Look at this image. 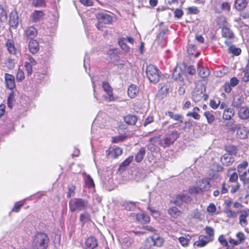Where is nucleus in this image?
<instances>
[{
    "instance_id": "de8ad7c7",
    "label": "nucleus",
    "mask_w": 249,
    "mask_h": 249,
    "mask_svg": "<svg viewBox=\"0 0 249 249\" xmlns=\"http://www.w3.org/2000/svg\"><path fill=\"white\" fill-rule=\"evenodd\" d=\"M5 65L8 69H13L15 66V61L14 59L9 58L5 60Z\"/></svg>"
},
{
    "instance_id": "a18cd8bd",
    "label": "nucleus",
    "mask_w": 249,
    "mask_h": 249,
    "mask_svg": "<svg viewBox=\"0 0 249 249\" xmlns=\"http://www.w3.org/2000/svg\"><path fill=\"white\" fill-rule=\"evenodd\" d=\"M236 237L237 238V241L240 244L244 242L246 239V237L244 233L242 232H238L236 234Z\"/></svg>"
},
{
    "instance_id": "864d4df0",
    "label": "nucleus",
    "mask_w": 249,
    "mask_h": 249,
    "mask_svg": "<svg viewBox=\"0 0 249 249\" xmlns=\"http://www.w3.org/2000/svg\"><path fill=\"white\" fill-rule=\"evenodd\" d=\"M75 188L73 185L68 186V192L67 193V197L70 198L74 196Z\"/></svg>"
},
{
    "instance_id": "6ab92c4d",
    "label": "nucleus",
    "mask_w": 249,
    "mask_h": 249,
    "mask_svg": "<svg viewBox=\"0 0 249 249\" xmlns=\"http://www.w3.org/2000/svg\"><path fill=\"white\" fill-rule=\"evenodd\" d=\"M234 161V158L230 154H225L221 158V162L225 166H230Z\"/></svg>"
},
{
    "instance_id": "6e6d98bb",
    "label": "nucleus",
    "mask_w": 249,
    "mask_h": 249,
    "mask_svg": "<svg viewBox=\"0 0 249 249\" xmlns=\"http://www.w3.org/2000/svg\"><path fill=\"white\" fill-rule=\"evenodd\" d=\"M248 165V163L247 161H244L242 163L239 164L237 166L238 173L241 172L245 170Z\"/></svg>"
},
{
    "instance_id": "09e8293b",
    "label": "nucleus",
    "mask_w": 249,
    "mask_h": 249,
    "mask_svg": "<svg viewBox=\"0 0 249 249\" xmlns=\"http://www.w3.org/2000/svg\"><path fill=\"white\" fill-rule=\"evenodd\" d=\"M218 240L220 244L223 247H228L229 246L228 245V242L227 240V239L224 237V235H221L219 236Z\"/></svg>"
},
{
    "instance_id": "b1692460",
    "label": "nucleus",
    "mask_w": 249,
    "mask_h": 249,
    "mask_svg": "<svg viewBox=\"0 0 249 249\" xmlns=\"http://www.w3.org/2000/svg\"><path fill=\"white\" fill-rule=\"evenodd\" d=\"M136 219L141 223L145 224L149 222L150 217L147 214L141 213L136 214Z\"/></svg>"
},
{
    "instance_id": "3c124183",
    "label": "nucleus",
    "mask_w": 249,
    "mask_h": 249,
    "mask_svg": "<svg viewBox=\"0 0 249 249\" xmlns=\"http://www.w3.org/2000/svg\"><path fill=\"white\" fill-rule=\"evenodd\" d=\"M119 44L122 49L125 52H128L129 50V47L126 45V42L124 40L121 39L119 41Z\"/></svg>"
},
{
    "instance_id": "1a4fd4ad",
    "label": "nucleus",
    "mask_w": 249,
    "mask_h": 249,
    "mask_svg": "<svg viewBox=\"0 0 249 249\" xmlns=\"http://www.w3.org/2000/svg\"><path fill=\"white\" fill-rule=\"evenodd\" d=\"M202 98L204 100H206L208 98V96L203 93V88L201 87L200 89L196 87L192 93V100L195 102L200 101Z\"/></svg>"
},
{
    "instance_id": "9b49d317",
    "label": "nucleus",
    "mask_w": 249,
    "mask_h": 249,
    "mask_svg": "<svg viewBox=\"0 0 249 249\" xmlns=\"http://www.w3.org/2000/svg\"><path fill=\"white\" fill-rule=\"evenodd\" d=\"M191 201V198L188 194H180L176 196L173 203L178 206L182 205L183 203H188Z\"/></svg>"
},
{
    "instance_id": "603ef678",
    "label": "nucleus",
    "mask_w": 249,
    "mask_h": 249,
    "mask_svg": "<svg viewBox=\"0 0 249 249\" xmlns=\"http://www.w3.org/2000/svg\"><path fill=\"white\" fill-rule=\"evenodd\" d=\"M24 202H18L15 203L14 207L13 208L12 211L14 212H18L20 208L23 206Z\"/></svg>"
},
{
    "instance_id": "f257e3e1",
    "label": "nucleus",
    "mask_w": 249,
    "mask_h": 249,
    "mask_svg": "<svg viewBox=\"0 0 249 249\" xmlns=\"http://www.w3.org/2000/svg\"><path fill=\"white\" fill-rule=\"evenodd\" d=\"M49 237L44 232H38L33 240V249H47L49 243Z\"/></svg>"
},
{
    "instance_id": "2f4dec72",
    "label": "nucleus",
    "mask_w": 249,
    "mask_h": 249,
    "mask_svg": "<svg viewBox=\"0 0 249 249\" xmlns=\"http://www.w3.org/2000/svg\"><path fill=\"white\" fill-rule=\"evenodd\" d=\"M245 98L242 96H236L233 101L232 105L233 107L238 108L244 102Z\"/></svg>"
},
{
    "instance_id": "338daca9",
    "label": "nucleus",
    "mask_w": 249,
    "mask_h": 249,
    "mask_svg": "<svg viewBox=\"0 0 249 249\" xmlns=\"http://www.w3.org/2000/svg\"><path fill=\"white\" fill-rule=\"evenodd\" d=\"M187 9L190 14H196L199 12V10L196 7H189Z\"/></svg>"
},
{
    "instance_id": "6e6552de",
    "label": "nucleus",
    "mask_w": 249,
    "mask_h": 249,
    "mask_svg": "<svg viewBox=\"0 0 249 249\" xmlns=\"http://www.w3.org/2000/svg\"><path fill=\"white\" fill-rule=\"evenodd\" d=\"M231 129L233 131H236L237 137L241 139H245L248 137L249 134V129L245 126H240L239 124L233 126Z\"/></svg>"
},
{
    "instance_id": "37998d69",
    "label": "nucleus",
    "mask_w": 249,
    "mask_h": 249,
    "mask_svg": "<svg viewBox=\"0 0 249 249\" xmlns=\"http://www.w3.org/2000/svg\"><path fill=\"white\" fill-rule=\"evenodd\" d=\"M203 238V235H200L198 237V240L195 242L194 245L198 247L205 246L207 244Z\"/></svg>"
},
{
    "instance_id": "4d7b16f0",
    "label": "nucleus",
    "mask_w": 249,
    "mask_h": 249,
    "mask_svg": "<svg viewBox=\"0 0 249 249\" xmlns=\"http://www.w3.org/2000/svg\"><path fill=\"white\" fill-rule=\"evenodd\" d=\"M16 78L17 80L18 81H21L24 79V73L22 70H20V69L18 70Z\"/></svg>"
},
{
    "instance_id": "f03ea898",
    "label": "nucleus",
    "mask_w": 249,
    "mask_h": 249,
    "mask_svg": "<svg viewBox=\"0 0 249 249\" xmlns=\"http://www.w3.org/2000/svg\"><path fill=\"white\" fill-rule=\"evenodd\" d=\"M88 207V201L82 198H74L69 201V208L71 212L84 211Z\"/></svg>"
},
{
    "instance_id": "c85d7f7f",
    "label": "nucleus",
    "mask_w": 249,
    "mask_h": 249,
    "mask_svg": "<svg viewBox=\"0 0 249 249\" xmlns=\"http://www.w3.org/2000/svg\"><path fill=\"white\" fill-rule=\"evenodd\" d=\"M120 242L122 244V247L126 249L132 245L133 240L129 236H126L123 238Z\"/></svg>"
},
{
    "instance_id": "0e129e2a",
    "label": "nucleus",
    "mask_w": 249,
    "mask_h": 249,
    "mask_svg": "<svg viewBox=\"0 0 249 249\" xmlns=\"http://www.w3.org/2000/svg\"><path fill=\"white\" fill-rule=\"evenodd\" d=\"M183 15V11L180 9H176L174 11V16L175 18H180Z\"/></svg>"
},
{
    "instance_id": "7ed1b4c3",
    "label": "nucleus",
    "mask_w": 249,
    "mask_h": 249,
    "mask_svg": "<svg viewBox=\"0 0 249 249\" xmlns=\"http://www.w3.org/2000/svg\"><path fill=\"white\" fill-rule=\"evenodd\" d=\"M178 137L177 131H170L161 139H159V144L164 147H167L172 144Z\"/></svg>"
},
{
    "instance_id": "cd10ccee",
    "label": "nucleus",
    "mask_w": 249,
    "mask_h": 249,
    "mask_svg": "<svg viewBox=\"0 0 249 249\" xmlns=\"http://www.w3.org/2000/svg\"><path fill=\"white\" fill-rule=\"evenodd\" d=\"M222 34L224 37L231 39L234 37V34L232 31L227 27H223L222 28Z\"/></svg>"
},
{
    "instance_id": "f8f14e48",
    "label": "nucleus",
    "mask_w": 249,
    "mask_h": 249,
    "mask_svg": "<svg viewBox=\"0 0 249 249\" xmlns=\"http://www.w3.org/2000/svg\"><path fill=\"white\" fill-rule=\"evenodd\" d=\"M160 135L151 137L149 139V143L147 145V148L151 152L156 151L158 150L157 144H159Z\"/></svg>"
},
{
    "instance_id": "8fccbe9b",
    "label": "nucleus",
    "mask_w": 249,
    "mask_h": 249,
    "mask_svg": "<svg viewBox=\"0 0 249 249\" xmlns=\"http://www.w3.org/2000/svg\"><path fill=\"white\" fill-rule=\"evenodd\" d=\"M229 52L235 55H238L241 53V50L239 48L235 47L234 46H231L229 48Z\"/></svg>"
},
{
    "instance_id": "393cba45",
    "label": "nucleus",
    "mask_w": 249,
    "mask_h": 249,
    "mask_svg": "<svg viewBox=\"0 0 249 249\" xmlns=\"http://www.w3.org/2000/svg\"><path fill=\"white\" fill-rule=\"evenodd\" d=\"M44 13L42 11H35L31 15V20L33 22L40 21L43 17Z\"/></svg>"
},
{
    "instance_id": "c03bdc74",
    "label": "nucleus",
    "mask_w": 249,
    "mask_h": 249,
    "mask_svg": "<svg viewBox=\"0 0 249 249\" xmlns=\"http://www.w3.org/2000/svg\"><path fill=\"white\" fill-rule=\"evenodd\" d=\"M133 156L129 157L126 159H125V160H124L123 162L121 163L119 166L120 169H123V168H124L125 167L129 165V164L133 161Z\"/></svg>"
},
{
    "instance_id": "a19ab883",
    "label": "nucleus",
    "mask_w": 249,
    "mask_h": 249,
    "mask_svg": "<svg viewBox=\"0 0 249 249\" xmlns=\"http://www.w3.org/2000/svg\"><path fill=\"white\" fill-rule=\"evenodd\" d=\"M241 75L242 76V80L243 81L245 82L249 81V68H246L244 69L242 71Z\"/></svg>"
},
{
    "instance_id": "5fc2aeb1",
    "label": "nucleus",
    "mask_w": 249,
    "mask_h": 249,
    "mask_svg": "<svg viewBox=\"0 0 249 249\" xmlns=\"http://www.w3.org/2000/svg\"><path fill=\"white\" fill-rule=\"evenodd\" d=\"M216 210V207L213 203H210L207 208V212L212 214H216L215 213Z\"/></svg>"
},
{
    "instance_id": "f3484780",
    "label": "nucleus",
    "mask_w": 249,
    "mask_h": 249,
    "mask_svg": "<svg viewBox=\"0 0 249 249\" xmlns=\"http://www.w3.org/2000/svg\"><path fill=\"white\" fill-rule=\"evenodd\" d=\"M28 47L30 52L33 54H36L39 50V43L35 39H32L29 41Z\"/></svg>"
},
{
    "instance_id": "c9c22d12",
    "label": "nucleus",
    "mask_w": 249,
    "mask_h": 249,
    "mask_svg": "<svg viewBox=\"0 0 249 249\" xmlns=\"http://www.w3.org/2000/svg\"><path fill=\"white\" fill-rule=\"evenodd\" d=\"M166 115H168L170 117L173 119H174L175 121H178L180 122H182V116L178 114H174L172 111H168L167 112L165 113Z\"/></svg>"
},
{
    "instance_id": "473e14b6",
    "label": "nucleus",
    "mask_w": 249,
    "mask_h": 249,
    "mask_svg": "<svg viewBox=\"0 0 249 249\" xmlns=\"http://www.w3.org/2000/svg\"><path fill=\"white\" fill-rule=\"evenodd\" d=\"M168 212L170 216L173 218H177L180 215L181 213V211H179L178 209L176 207H173L170 208Z\"/></svg>"
},
{
    "instance_id": "7c9ffc66",
    "label": "nucleus",
    "mask_w": 249,
    "mask_h": 249,
    "mask_svg": "<svg viewBox=\"0 0 249 249\" xmlns=\"http://www.w3.org/2000/svg\"><path fill=\"white\" fill-rule=\"evenodd\" d=\"M152 240L154 245L157 247H160L163 243V239L157 234H155L152 237Z\"/></svg>"
},
{
    "instance_id": "a211bd4d",
    "label": "nucleus",
    "mask_w": 249,
    "mask_h": 249,
    "mask_svg": "<svg viewBox=\"0 0 249 249\" xmlns=\"http://www.w3.org/2000/svg\"><path fill=\"white\" fill-rule=\"evenodd\" d=\"M24 35L27 38L31 39L32 40L37 36V31L34 27L30 26L25 30Z\"/></svg>"
},
{
    "instance_id": "20e7f679",
    "label": "nucleus",
    "mask_w": 249,
    "mask_h": 249,
    "mask_svg": "<svg viewBox=\"0 0 249 249\" xmlns=\"http://www.w3.org/2000/svg\"><path fill=\"white\" fill-rule=\"evenodd\" d=\"M146 73L151 82L156 83L159 82L160 78V71L155 66L149 65L147 66Z\"/></svg>"
},
{
    "instance_id": "423d86ee",
    "label": "nucleus",
    "mask_w": 249,
    "mask_h": 249,
    "mask_svg": "<svg viewBox=\"0 0 249 249\" xmlns=\"http://www.w3.org/2000/svg\"><path fill=\"white\" fill-rule=\"evenodd\" d=\"M224 212L229 218H235L237 216V213L231 209L232 201L230 199H226L224 203Z\"/></svg>"
},
{
    "instance_id": "5701e85b",
    "label": "nucleus",
    "mask_w": 249,
    "mask_h": 249,
    "mask_svg": "<svg viewBox=\"0 0 249 249\" xmlns=\"http://www.w3.org/2000/svg\"><path fill=\"white\" fill-rule=\"evenodd\" d=\"M197 185H198L201 192L208 190L211 187L210 182L206 179L198 180L197 182Z\"/></svg>"
},
{
    "instance_id": "bf43d9fd",
    "label": "nucleus",
    "mask_w": 249,
    "mask_h": 249,
    "mask_svg": "<svg viewBox=\"0 0 249 249\" xmlns=\"http://www.w3.org/2000/svg\"><path fill=\"white\" fill-rule=\"evenodd\" d=\"M178 240L180 244L183 247L187 246L189 244V240L184 237H179Z\"/></svg>"
},
{
    "instance_id": "9d476101",
    "label": "nucleus",
    "mask_w": 249,
    "mask_h": 249,
    "mask_svg": "<svg viewBox=\"0 0 249 249\" xmlns=\"http://www.w3.org/2000/svg\"><path fill=\"white\" fill-rule=\"evenodd\" d=\"M236 213H237V214H240L239 217V224L242 227H246L248 224L247 218L249 216V209L245 208L242 210L238 211Z\"/></svg>"
},
{
    "instance_id": "69168bd1",
    "label": "nucleus",
    "mask_w": 249,
    "mask_h": 249,
    "mask_svg": "<svg viewBox=\"0 0 249 249\" xmlns=\"http://www.w3.org/2000/svg\"><path fill=\"white\" fill-rule=\"evenodd\" d=\"M35 6L45 7L46 2L44 0H36L34 2Z\"/></svg>"
},
{
    "instance_id": "dca6fc26",
    "label": "nucleus",
    "mask_w": 249,
    "mask_h": 249,
    "mask_svg": "<svg viewBox=\"0 0 249 249\" xmlns=\"http://www.w3.org/2000/svg\"><path fill=\"white\" fill-rule=\"evenodd\" d=\"M97 241L94 237H90L87 239L85 244L86 249H97Z\"/></svg>"
},
{
    "instance_id": "4468645a",
    "label": "nucleus",
    "mask_w": 249,
    "mask_h": 249,
    "mask_svg": "<svg viewBox=\"0 0 249 249\" xmlns=\"http://www.w3.org/2000/svg\"><path fill=\"white\" fill-rule=\"evenodd\" d=\"M19 24V19L16 11H12L9 16V24L10 26L16 28Z\"/></svg>"
},
{
    "instance_id": "4c0bfd02",
    "label": "nucleus",
    "mask_w": 249,
    "mask_h": 249,
    "mask_svg": "<svg viewBox=\"0 0 249 249\" xmlns=\"http://www.w3.org/2000/svg\"><path fill=\"white\" fill-rule=\"evenodd\" d=\"M240 180L242 181L244 184H246L249 182V178L247 177L248 172L247 171H241L238 173Z\"/></svg>"
},
{
    "instance_id": "aec40b11",
    "label": "nucleus",
    "mask_w": 249,
    "mask_h": 249,
    "mask_svg": "<svg viewBox=\"0 0 249 249\" xmlns=\"http://www.w3.org/2000/svg\"><path fill=\"white\" fill-rule=\"evenodd\" d=\"M139 88L134 84L131 85L128 88L127 94L131 98H134L136 97L139 93Z\"/></svg>"
},
{
    "instance_id": "0eeeda50",
    "label": "nucleus",
    "mask_w": 249,
    "mask_h": 249,
    "mask_svg": "<svg viewBox=\"0 0 249 249\" xmlns=\"http://www.w3.org/2000/svg\"><path fill=\"white\" fill-rule=\"evenodd\" d=\"M102 88L107 94V95L103 96L106 101L107 102H112L116 100V98L113 96L112 89L107 82H103L102 83Z\"/></svg>"
},
{
    "instance_id": "4be33fe9",
    "label": "nucleus",
    "mask_w": 249,
    "mask_h": 249,
    "mask_svg": "<svg viewBox=\"0 0 249 249\" xmlns=\"http://www.w3.org/2000/svg\"><path fill=\"white\" fill-rule=\"evenodd\" d=\"M238 117L242 120H247L249 118V108L247 107H241L238 112Z\"/></svg>"
},
{
    "instance_id": "79ce46f5",
    "label": "nucleus",
    "mask_w": 249,
    "mask_h": 249,
    "mask_svg": "<svg viewBox=\"0 0 249 249\" xmlns=\"http://www.w3.org/2000/svg\"><path fill=\"white\" fill-rule=\"evenodd\" d=\"M7 18V13L2 6L0 5V21L3 22L6 20Z\"/></svg>"
},
{
    "instance_id": "774afa93",
    "label": "nucleus",
    "mask_w": 249,
    "mask_h": 249,
    "mask_svg": "<svg viewBox=\"0 0 249 249\" xmlns=\"http://www.w3.org/2000/svg\"><path fill=\"white\" fill-rule=\"evenodd\" d=\"M144 178V176L140 172H138L134 177V179L137 181H141Z\"/></svg>"
},
{
    "instance_id": "72a5a7b5",
    "label": "nucleus",
    "mask_w": 249,
    "mask_h": 249,
    "mask_svg": "<svg viewBox=\"0 0 249 249\" xmlns=\"http://www.w3.org/2000/svg\"><path fill=\"white\" fill-rule=\"evenodd\" d=\"M145 154V148H141L135 156V160L137 162H140L143 159Z\"/></svg>"
},
{
    "instance_id": "680f3d73",
    "label": "nucleus",
    "mask_w": 249,
    "mask_h": 249,
    "mask_svg": "<svg viewBox=\"0 0 249 249\" xmlns=\"http://www.w3.org/2000/svg\"><path fill=\"white\" fill-rule=\"evenodd\" d=\"M201 192V191L200 190V188H199L198 185H197V186H192L189 188V193L190 194L199 193Z\"/></svg>"
},
{
    "instance_id": "49530a36",
    "label": "nucleus",
    "mask_w": 249,
    "mask_h": 249,
    "mask_svg": "<svg viewBox=\"0 0 249 249\" xmlns=\"http://www.w3.org/2000/svg\"><path fill=\"white\" fill-rule=\"evenodd\" d=\"M192 216L194 218L199 220H201L203 217L202 214L197 209H195L192 212Z\"/></svg>"
},
{
    "instance_id": "f704fd0d",
    "label": "nucleus",
    "mask_w": 249,
    "mask_h": 249,
    "mask_svg": "<svg viewBox=\"0 0 249 249\" xmlns=\"http://www.w3.org/2000/svg\"><path fill=\"white\" fill-rule=\"evenodd\" d=\"M6 47L9 53L11 54H16L17 50L14 46V42L11 40H8L6 43Z\"/></svg>"
},
{
    "instance_id": "e433bc0d",
    "label": "nucleus",
    "mask_w": 249,
    "mask_h": 249,
    "mask_svg": "<svg viewBox=\"0 0 249 249\" xmlns=\"http://www.w3.org/2000/svg\"><path fill=\"white\" fill-rule=\"evenodd\" d=\"M85 182L86 186L89 188H94L95 185L92 178L89 175H86Z\"/></svg>"
},
{
    "instance_id": "bb28decb",
    "label": "nucleus",
    "mask_w": 249,
    "mask_h": 249,
    "mask_svg": "<svg viewBox=\"0 0 249 249\" xmlns=\"http://www.w3.org/2000/svg\"><path fill=\"white\" fill-rule=\"evenodd\" d=\"M234 115V110L233 108L228 107L225 109L223 114V118L226 120H229Z\"/></svg>"
},
{
    "instance_id": "c756f323",
    "label": "nucleus",
    "mask_w": 249,
    "mask_h": 249,
    "mask_svg": "<svg viewBox=\"0 0 249 249\" xmlns=\"http://www.w3.org/2000/svg\"><path fill=\"white\" fill-rule=\"evenodd\" d=\"M124 121L128 124L134 125L137 121V117L135 115L129 114L124 117Z\"/></svg>"
},
{
    "instance_id": "39448f33",
    "label": "nucleus",
    "mask_w": 249,
    "mask_h": 249,
    "mask_svg": "<svg viewBox=\"0 0 249 249\" xmlns=\"http://www.w3.org/2000/svg\"><path fill=\"white\" fill-rule=\"evenodd\" d=\"M96 18L98 20V23L96 24V27L100 30H102L103 25L108 24L112 22V17L106 12H101L96 15Z\"/></svg>"
},
{
    "instance_id": "ea45409f",
    "label": "nucleus",
    "mask_w": 249,
    "mask_h": 249,
    "mask_svg": "<svg viewBox=\"0 0 249 249\" xmlns=\"http://www.w3.org/2000/svg\"><path fill=\"white\" fill-rule=\"evenodd\" d=\"M80 220L83 224L90 221V216L88 213L85 212L81 213L80 217Z\"/></svg>"
},
{
    "instance_id": "58836bf2",
    "label": "nucleus",
    "mask_w": 249,
    "mask_h": 249,
    "mask_svg": "<svg viewBox=\"0 0 249 249\" xmlns=\"http://www.w3.org/2000/svg\"><path fill=\"white\" fill-rule=\"evenodd\" d=\"M204 116L206 118L208 124H211L215 120L213 112L206 111L204 112Z\"/></svg>"
},
{
    "instance_id": "e2e57ef3",
    "label": "nucleus",
    "mask_w": 249,
    "mask_h": 249,
    "mask_svg": "<svg viewBox=\"0 0 249 249\" xmlns=\"http://www.w3.org/2000/svg\"><path fill=\"white\" fill-rule=\"evenodd\" d=\"M187 116L188 117H192L194 119L196 120H199L200 119V116L199 114L195 111L189 112L187 114Z\"/></svg>"
},
{
    "instance_id": "052dcab7",
    "label": "nucleus",
    "mask_w": 249,
    "mask_h": 249,
    "mask_svg": "<svg viewBox=\"0 0 249 249\" xmlns=\"http://www.w3.org/2000/svg\"><path fill=\"white\" fill-rule=\"evenodd\" d=\"M228 83L232 87H235L236 86H237L239 84V80L236 77H233L231 78L230 79V81Z\"/></svg>"
},
{
    "instance_id": "2eb2a0df",
    "label": "nucleus",
    "mask_w": 249,
    "mask_h": 249,
    "mask_svg": "<svg viewBox=\"0 0 249 249\" xmlns=\"http://www.w3.org/2000/svg\"><path fill=\"white\" fill-rule=\"evenodd\" d=\"M4 78L6 85L7 88L10 89H13L15 87V77L12 74L5 73Z\"/></svg>"
},
{
    "instance_id": "a878e982",
    "label": "nucleus",
    "mask_w": 249,
    "mask_h": 249,
    "mask_svg": "<svg viewBox=\"0 0 249 249\" xmlns=\"http://www.w3.org/2000/svg\"><path fill=\"white\" fill-rule=\"evenodd\" d=\"M247 4V0H235L234 6L236 10L241 11L246 7Z\"/></svg>"
},
{
    "instance_id": "ddd939ff",
    "label": "nucleus",
    "mask_w": 249,
    "mask_h": 249,
    "mask_svg": "<svg viewBox=\"0 0 249 249\" xmlns=\"http://www.w3.org/2000/svg\"><path fill=\"white\" fill-rule=\"evenodd\" d=\"M122 149L118 147H114L110 148L106 151L107 156L108 158L113 159L116 158L118 156H120L122 154Z\"/></svg>"
},
{
    "instance_id": "13d9d810",
    "label": "nucleus",
    "mask_w": 249,
    "mask_h": 249,
    "mask_svg": "<svg viewBox=\"0 0 249 249\" xmlns=\"http://www.w3.org/2000/svg\"><path fill=\"white\" fill-rule=\"evenodd\" d=\"M205 231L207 233V235L211 237L212 238L214 239V230L211 227L207 226L205 228Z\"/></svg>"
},
{
    "instance_id": "412c9836",
    "label": "nucleus",
    "mask_w": 249,
    "mask_h": 249,
    "mask_svg": "<svg viewBox=\"0 0 249 249\" xmlns=\"http://www.w3.org/2000/svg\"><path fill=\"white\" fill-rule=\"evenodd\" d=\"M197 72L198 75L202 78H205L210 75V70L203 67L200 63L197 64Z\"/></svg>"
}]
</instances>
